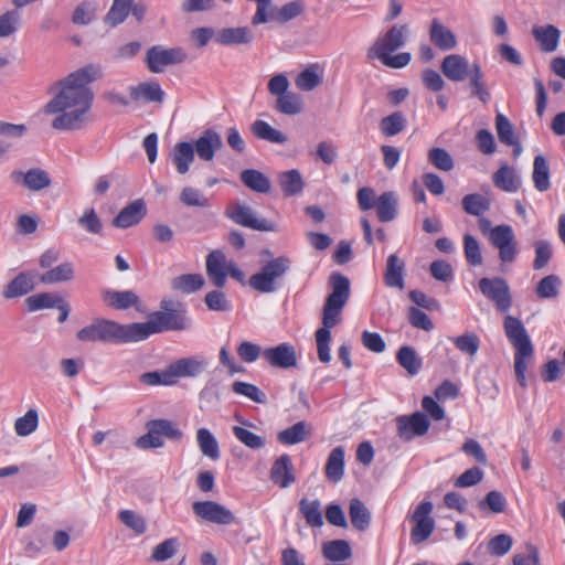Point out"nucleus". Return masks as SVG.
Wrapping results in <instances>:
<instances>
[{
  "label": "nucleus",
  "mask_w": 565,
  "mask_h": 565,
  "mask_svg": "<svg viewBox=\"0 0 565 565\" xmlns=\"http://www.w3.org/2000/svg\"><path fill=\"white\" fill-rule=\"evenodd\" d=\"M100 76V68L89 64L54 83L50 90L56 93L44 107L46 115L55 116L51 124L52 128L73 131L84 128L89 122V110L94 99L89 84Z\"/></svg>",
  "instance_id": "nucleus-1"
},
{
  "label": "nucleus",
  "mask_w": 565,
  "mask_h": 565,
  "mask_svg": "<svg viewBox=\"0 0 565 565\" xmlns=\"http://www.w3.org/2000/svg\"><path fill=\"white\" fill-rule=\"evenodd\" d=\"M330 284L332 291L328 296L323 307L322 327L316 331L318 358L322 363H329L331 361L330 329L340 322L341 311L350 296V280L342 274L332 273Z\"/></svg>",
  "instance_id": "nucleus-2"
},
{
  "label": "nucleus",
  "mask_w": 565,
  "mask_h": 565,
  "mask_svg": "<svg viewBox=\"0 0 565 565\" xmlns=\"http://www.w3.org/2000/svg\"><path fill=\"white\" fill-rule=\"evenodd\" d=\"M408 26L406 24H394L388 31L379 36L367 51L370 60H379L383 65L390 68H403L411 63L412 55L408 52H393L403 47L407 41Z\"/></svg>",
  "instance_id": "nucleus-3"
},
{
  "label": "nucleus",
  "mask_w": 565,
  "mask_h": 565,
  "mask_svg": "<svg viewBox=\"0 0 565 565\" xmlns=\"http://www.w3.org/2000/svg\"><path fill=\"white\" fill-rule=\"evenodd\" d=\"M503 328L507 338L515 349L514 370L516 380L521 386H526L527 361L533 355V345L530 337L520 319L510 315L505 316Z\"/></svg>",
  "instance_id": "nucleus-4"
},
{
  "label": "nucleus",
  "mask_w": 565,
  "mask_h": 565,
  "mask_svg": "<svg viewBox=\"0 0 565 565\" xmlns=\"http://www.w3.org/2000/svg\"><path fill=\"white\" fill-rule=\"evenodd\" d=\"M161 305L163 310L151 313L147 322H132L137 342L154 333L190 328L191 321L184 311L169 309L167 301H162Z\"/></svg>",
  "instance_id": "nucleus-5"
},
{
  "label": "nucleus",
  "mask_w": 565,
  "mask_h": 565,
  "mask_svg": "<svg viewBox=\"0 0 565 565\" xmlns=\"http://www.w3.org/2000/svg\"><path fill=\"white\" fill-rule=\"evenodd\" d=\"M82 342H137L134 324H120L108 319H96L76 333Z\"/></svg>",
  "instance_id": "nucleus-6"
},
{
  "label": "nucleus",
  "mask_w": 565,
  "mask_h": 565,
  "mask_svg": "<svg viewBox=\"0 0 565 565\" xmlns=\"http://www.w3.org/2000/svg\"><path fill=\"white\" fill-rule=\"evenodd\" d=\"M291 264V259L286 255L275 257L249 277L248 285L262 294L275 292L278 289V281L289 271Z\"/></svg>",
  "instance_id": "nucleus-7"
},
{
  "label": "nucleus",
  "mask_w": 565,
  "mask_h": 565,
  "mask_svg": "<svg viewBox=\"0 0 565 565\" xmlns=\"http://www.w3.org/2000/svg\"><path fill=\"white\" fill-rule=\"evenodd\" d=\"M481 294L489 299L499 312H508L512 307V295L505 279L501 277L481 278L478 282Z\"/></svg>",
  "instance_id": "nucleus-8"
},
{
  "label": "nucleus",
  "mask_w": 565,
  "mask_h": 565,
  "mask_svg": "<svg viewBox=\"0 0 565 565\" xmlns=\"http://www.w3.org/2000/svg\"><path fill=\"white\" fill-rule=\"evenodd\" d=\"M433 503L430 501L420 502L413 514L409 516L414 526L411 531V541L413 544L418 545L429 539L435 530V521L430 516L433 511Z\"/></svg>",
  "instance_id": "nucleus-9"
},
{
  "label": "nucleus",
  "mask_w": 565,
  "mask_h": 565,
  "mask_svg": "<svg viewBox=\"0 0 565 565\" xmlns=\"http://www.w3.org/2000/svg\"><path fill=\"white\" fill-rule=\"evenodd\" d=\"M225 214L234 223L247 228L262 232L276 231V225L274 223L269 222L266 218L257 217L254 210L250 206L243 203H232L227 207Z\"/></svg>",
  "instance_id": "nucleus-10"
},
{
  "label": "nucleus",
  "mask_w": 565,
  "mask_h": 565,
  "mask_svg": "<svg viewBox=\"0 0 565 565\" xmlns=\"http://www.w3.org/2000/svg\"><path fill=\"white\" fill-rule=\"evenodd\" d=\"M491 244L499 250L502 263H513L518 255V244L513 228L510 225H497L489 233Z\"/></svg>",
  "instance_id": "nucleus-11"
},
{
  "label": "nucleus",
  "mask_w": 565,
  "mask_h": 565,
  "mask_svg": "<svg viewBox=\"0 0 565 565\" xmlns=\"http://www.w3.org/2000/svg\"><path fill=\"white\" fill-rule=\"evenodd\" d=\"M185 60L186 53L181 47L164 49L154 45L146 53L147 66L152 73H162L167 66L181 64Z\"/></svg>",
  "instance_id": "nucleus-12"
},
{
  "label": "nucleus",
  "mask_w": 565,
  "mask_h": 565,
  "mask_svg": "<svg viewBox=\"0 0 565 565\" xmlns=\"http://www.w3.org/2000/svg\"><path fill=\"white\" fill-rule=\"evenodd\" d=\"M192 510L198 518L211 523L230 525L237 522L230 509L215 501H196L192 504Z\"/></svg>",
  "instance_id": "nucleus-13"
},
{
  "label": "nucleus",
  "mask_w": 565,
  "mask_h": 565,
  "mask_svg": "<svg viewBox=\"0 0 565 565\" xmlns=\"http://www.w3.org/2000/svg\"><path fill=\"white\" fill-rule=\"evenodd\" d=\"M396 425L399 438L408 441L415 437L424 436L430 427V422L425 414L416 412L408 416H398Z\"/></svg>",
  "instance_id": "nucleus-14"
},
{
  "label": "nucleus",
  "mask_w": 565,
  "mask_h": 565,
  "mask_svg": "<svg viewBox=\"0 0 565 565\" xmlns=\"http://www.w3.org/2000/svg\"><path fill=\"white\" fill-rule=\"evenodd\" d=\"M263 358L270 366L284 370L297 366L298 362L295 347L287 342L265 349Z\"/></svg>",
  "instance_id": "nucleus-15"
},
{
  "label": "nucleus",
  "mask_w": 565,
  "mask_h": 565,
  "mask_svg": "<svg viewBox=\"0 0 565 565\" xmlns=\"http://www.w3.org/2000/svg\"><path fill=\"white\" fill-rule=\"evenodd\" d=\"M231 262L232 260H228L226 255L220 249L212 250L206 256V274L217 288L225 286Z\"/></svg>",
  "instance_id": "nucleus-16"
},
{
  "label": "nucleus",
  "mask_w": 565,
  "mask_h": 565,
  "mask_svg": "<svg viewBox=\"0 0 565 565\" xmlns=\"http://www.w3.org/2000/svg\"><path fill=\"white\" fill-rule=\"evenodd\" d=\"M222 147L221 135L212 128L204 130L193 143L194 154L196 153L203 161H212Z\"/></svg>",
  "instance_id": "nucleus-17"
},
{
  "label": "nucleus",
  "mask_w": 565,
  "mask_h": 565,
  "mask_svg": "<svg viewBox=\"0 0 565 565\" xmlns=\"http://www.w3.org/2000/svg\"><path fill=\"white\" fill-rule=\"evenodd\" d=\"M492 182L495 188L503 192L515 193L521 189L522 177L516 168L502 162L492 174Z\"/></svg>",
  "instance_id": "nucleus-18"
},
{
  "label": "nucleus",
  "mask_w": 565,
  "mask_h": 565,
  "mask_svg": "<svg viewBox=\"0 0 565 565\" xmlns=\"http://www.w3.org/2000/svg\"><path fill=\"white\" fill-rule=\"evenodd\" d=\"M440 70L449 81L462 82L470 75L471 64L462 55L450 54L444 57Z\"/></svg>",
  "instance_id": "nucleus-19"
},
{
  "label": "nucleus",
  "mask_w": 565,
  "mask_h": 565,
  "mask_svg": "<svg viewBox=\"0 0 565 565\" xmlns=\"http://www.w3.org/2000/svg\"><path fill=\"white\" fill-rule=\"evenodd\" d=\"M11 179L14 182H19L22 180L23 185L30 191H41L51 184L50 175L46 171L40 168H33L28 170L26 172L22 171H13L11 173Z\"/></svg>",
  "instance_id": "nucleus-20"
},
{
  "label": "nucleus",
  "mask_w": 565,
  "mask_h": 565,
  "mask_svg": "<svg viewBox=\"0 0 565 565\" xmlns=\"http://www.w3.org/2000/svg\"><path fill=\"white\" fill-rule=\"evenodd\" d=\"M429 39L441 51H450L457 46V38L454 32L438 19H433L430 23Z\"/></svg>",
  "instance_id": "nucleus-21"
},
{
  "label": "nucleus",
  "mask_w": 565,
  "mask_h": 565,
  "mask_svg": "<svg viewBox=\"0 0 565 565\" xmlns=\"http://www.w3.org/2000/svg\"><path fill=\"white\" fill-rule=\"evenodd\" d=\"M146 215V205L143 201L136 200L125 206L113 220L114 226L127 228L138 224Z\"/></svg>",
  "instance_id": "nucleus-22"
},
{
  "label": "nucleus",
  "mask_w": 565,
  "mask_h": 565,
  "mask_svg": "<svg viewBox=\"0 0 565 565\" xmlns=\"http://www.w3.org/2000/svg\"><path fill=\"white\" fill-rule=\"evenodd\" d=\"M292 462L288 455H281L274 463L270 470V479L281 488H288L295 482V476L291 472Z\"/></svg>",
  "instance_id": "nucleus-23"
},
{
  "label": "nucleus",
  "mask_w": 565,
  "mask_h": 565,
  "mask_svg": "<svg viewBox=\"0 0 565 565\" xmlns=\"http://www.w3.org/2000/svg\"><path fill=\"white\" fill-rule=\"evenodd\" d=\"M36 286V277L32 273H21L11 280L3 291L7 299L18 298L26 295Z\"/></svg>",
  "instance_id": "nucleus-24"
},
{
  "label": "nucleus",
  "mask_w": 565,
  "mask_h": 565,
  "mask_svg": "<svg viewBox=\"0 0 565 565\" xmlns=\"http://www.w3.org/2000/svg\"><path fill=\"white\" fill-rule=\"evenodd\" d=\"M253 39V32L247 26L225 28L215 35V41L222 45L248 44Z\"/></svg>",
  "instance_id": "nucleus-25"
},
{
  "label": "nucleus",
  "mask_w": 565,
  "mask_h": 565,
  "mask_svg": "<svg viewBox=\"0 0 565 565\" xmlns=\"http://www.w3.org/2000/svg\"><path fill=\"white\" fill-rule=\"evenodd\" d=\"M405 263L395 254L387 257L384 280L387 287L404 289Z\"/></svg>",
  "instance_id": "nucleus-26"
},
{
  "label": "nucleus",
  "mask_w": 565,
  "mask_h": 565,
  "mask_svg": "<svg viewBox=\"0 0 565 565\" xmlns=\"http://www.w3.org/2000/svg\"><path fill=\"white\" fill-rule=\"evenodd\" d=\"M193 145L188 141L178 142L171 152V160L180 174H185L194 161Z\"/></svg>",
  "instance_id": "nucleus-27"
},
{
  "label": "nucleus",
  "mask_w": 565,
  "mask_h": 565,
  "mask_svg": "<svg viewBox=\"0 0 565 565\" xmlns=\"http://www.w3.org/2000/svg\"><path fill=\"white\" fill-rule=\"evenodd\" d=\"M131 99H143L151 103H162L164 93L160 85L154 82L141 83L137 86L129 87Z\"/></svg>",
  "instance_id": "nucleus-28"
},
{
  "label": "nucleus",
  "mask_w": 565,
  "mask_h": 565,
  "mask_svg": "<svg viewBox=\"0 0 565 565\" xmlns=\"http://www.w3.org/2000/svg\"><path fill=\"white\" fill-rule=\"evenodd\" d=\"M103 300L109 306L117 310H126L132 306H136L139 301L138 296L131 291H115V290H104L103 291Z\"/></svg>",
  "instance_id": "nucleus-29"
},
{
  "label": "nucleus",
  "mask_w": 565,
  "mask_h": 565,
  "mask_svg": "<svg viewBox=\"0 0 565 565\" xmlns=\"http://www.w3.org/2000/svg\"><path fill=\"white\" fill-rule=\"evenodd\" d=\"M74 264L72 262H64L43 273L40 277V281L46 285H53L71 281L74 279Z\"/></svg>",
  "instance_id": "nucleus-30"
},
{
  "label": "nucleus",
  "mask_w": 565,
  "mask_h": 565,
  "mask_svg": "<svg viewBox=\"0 0 565 565\" xmlns=\"http://www.w3.org/2000/svg\"><path fill=\"white\" fill-rule=\"evenodd\" d=\"M398 200L394 192L387 191L376 199V214L381 222H391L397 215Z\"/></svg>",
  "instance_id": "nucleus-31"
},
{
  "label": "nucleus",
  "mask_w": 565,
  "mask_h": 565,
  "mask_svg": "<svg viewBox=\"0 0 565 565\" xmlns=\"http://www.w3.org/2000/svg\"><path fill=\"white\" fill-rule=\"evenodd\" d=\"M323 72L318 64L306 67L295 79L296 86L303 92H311L322 83Z\"/></svg>",
  "instance_id": "nucleus-32"
},
{
  "label": "nucleus",
  "mask_w": 565,
  "mask_h": 565,
  "mask_svg": "<svg viewBox=\"0 0 565 565\" xmlns=\"http://www.w3.org/2000/svg\"><path fill=\"white\" fill-rule=\"evenodd\" d=\"M196 443L200 451L209 459L216 461L221 457L220 446L215 436L207 428H199Z\"/></svg>",
  "instance_id": "nucleus-33"
},
{
  "label": "nucleus",
  "mask_w": 565,
  "mask_h": 565,
  "mask_svg": "<svg viewBox=\"0 0 565 565\" xmlns=\"http://www.w3.org/2000/svg\"><path fill=\"white\" fill-rule=\"evenodd\" d=\"M278 182L286 196L300 194L305 186L302 175L297 169L281 172L278 175Z\"/></svg>",
  "instance_id": "nucleus-34"
},
{
  "label": "nucleus",
  "mask_w": 565,
  "mask_h": 565,
  "mask_svg": "<svg viewBox=\"0 0 565 565\" xmlns=\"http://www.w3.org/2000/svg\"><path fill=\"white\" fill-rule=\"evenodd\" d=\"M532 180L534 188L540 192H545L551 186L548 162L542 154L535 156L533 160Z\"/></svg>",
  "instance_id": "nucleus-35"
},
{
  "label": "nucleus",
  "mask_w": 565,
  "mask_h": 565,
  "mask_svg": "<svg viewBox=\"0 0 565 565\" xmlns=\"http://www.w3.org/2000/svg\"><path fill=\"white\" fill-rule=\"evenodd\" d=\"M311 429L310 426L301 420L281 430L277 439L282 445H296L301 441H305L310 436Z\"/></svg>",
  "instance_id": "nucleus-36"
},
{
  "label": "nucleus",
  "mask_w": 565,
  "mask_h": 565,
  "mask_svg": "<svg viewBox=\"0 0 565 565\" xmlns=\"http://www.w3.org/2000/svg\"><path fill=\"white\" fill-rule=\"evenodd\" d=\"M344 475V449L339 446L331 450L327 465L326 476L329 480L338 482Z\"/></svg>",
  "instance_id": "nucleus-37"
},
{
  "label": "nucleus",
  "mask_w": 565,
  "mask_h": 565,
  "mask_svg": "<svg viewBox=\"0 0 565 565\" xmlns=\"http://www.w3.org/2000/svg\"><path fill=\"white\" fill-rule=\"evenodd\" d=\"M396 360L398 364L412 376L418 374L422 369V359L413 347H401L397 351Z\"/></svg>",
  "instance_id": "nucleus-38"
},
{
  "label": "nucleus",
  "mask_w": 565,
  "mask_h": 565,
  "mask_svg": "<svg viewBox=\"0 0 565 565\" xmlns=\"http://www.w3.org/2000/svg\"><path fill=\"white\" fill-rule=\"evenodd\" d=\"M250 129L258 139L266 140L271 143L282 145L288 140L284 132L275 129L265 120H255Z\"/></svg>",
  "instance_id": "nucleus-39"
},
{
  "label": "nucleus",
  "mask_w": 565,
  "mask_h": 565,
  "mask_svg": "<svg viewBox=\"0 0 565 565\" xmlns=\"http://www.w3.org/2000/svg\"><path fill=\"white\" fill-rule=\"evenodd\" d=\"M241 181L250 190L258 193H268L270 191V180L260 171L246 169L241 173Z\"/></svg>",
  "instance_id": "nucleus-40"
},
{
  "label": "nucleus",
  "mask_w": 565,
  "mask_h": 565,
  "mask_svg": "<svg viewBox=\"0 0 565 565\" xmlns=\"http://www.w3.org/2000/svg\"><path fill=\"white\" fill-rule=\"evenodd\" d=\"M299 511L306 519L308 525L312 527H320L323 525L324 522L319 500L301 499L299 502Z\"/></svg>",
  "instance_id": "nucleus-41"
},
{
  "label": "nucleus",
  "mask_w": 565,
  "mask_h": 565,
  "mask_svg": "<svg viewBox=\"0 0 565 565\" xmlns=\"http://www.w3.org/2000/svg\"><path fill=\"white\" fill-rule=\"evenodd\" d=\"M349 514L351 523L356 530L364 531L370 526L371 513L361 500H351Z\"/></svg>",
  "instance_id": "nucleus-42"
},
{
  "label": "nucleus",
  "mask_w": 565,
  "mask_h": 565,
  "mask_svg": "<svg viewBox=\"0 0 565 565\" xmlns=\"http://www.w3.org/2000/svg\"><path fill=\"white\" fill-rule=\"evenodd\" d=\"M178 377H194L199 375L206 366L204 359L184 358L172 363Z\"/></svg>",
  "instance_id": "nucleus-43"
},
{
  "label": "nucleus",
  "mask_w": 565,
  "mask_h": 565,
  "mask_svg": "<svg viewBox=\"0 0 565 565\" xmlns=\"http://www.w3.org/2000/svg\"><path fill=\"white\" fill-rule=\"evenodd\" d=\"M533 35L545 52H553L556 50L559 31L553 25L540 26L533 29Z\"/></svg>",
  "instance_id": "nucleus-44"
},
{
  "label": "nucleus",
  "mask_w": 565,
  "mask_h": 565,
  "mask_svg": "<svg viewBox=\"0 0 565 565\" xmlns=\"http://www.w3.org/2000/svg\"><path fill=\"white\" fill-rule=\"evenodd\" d=\"M323 556L332 562H342L351 557V547L347 541L334 540L323 544Z\"/></svg>",
  "instance_id": "nucleus-45"
},
{
  "label": "nucleus",
  "mask_w": 565,
  "mask_h": 565,
  "mask_svg": "<svg viewBox=\"0 0 565 565\" xmlns=\"http://www.w3.org/2000/svg\"><path fill=\"white\" fill-rule=\"evenodd\" d=\"M468 78L472 95L477 96L482 103H488L490 99V93L486 87L483 73L481 66L478 63L471 64V72Z\"/></svg>",
  "instance_id": "nucleus-46"
},
{
  "label": "nucleus",
  "mask_w": 565,
  "mask_h": 565,
  "mask_svg": "<svg viewBox=\"0 0 565 565\" xmlns=\"http://www.w3.org/2000/svg\"><path fill=\"white\" fill-rule=\"evenodd\" d=\"M39 426V414L34 408H30L23 416L14 422V431L20 437H26L34 433Z\"/></svg>",
  "instance_id": "nucleus-47"
},
{
  "label": "nucleus",
  "mask_w": 565,
  "mask_h": 565,
  "mask_svg": "<svg viewBox=\"0 0 565 565\" xmlns=\"http://www.w3.org/2000/svg\"><path fill=\"white\" fill-rule=\"evenodd\" d=\"M406 122V117L401 111H395L381 120L380 129L385 137H393L405 129Z\"/></svg>",
  "instance_id": "nucleus-48"
},
{
  "label": "nucleus",
  "mask_w": 565,
  "mask_h": 565,
  "mask_svg": "<svg viewBox=\"0 0 565 565\" xmlns=\"http://www.w3.org/2000/svg\"><path fill=\"white\" fill-rule=\"evenodd\" d=\"M204 285V278L201 274H185L175 277L172 280V288L184 294H192Z\"/></svg>",
  "instance_id": "nucleus-49"
},
{
  "label": "nucleus",
  "mask_w": 565,
  "mask_h": 565,
  "mask_svg": "<svg viewBox=\"0 0 565 565\" xmlns=\"http://www.w3.org/2000/svg\"><path fill=\"white\" fill-rule=\"evenodd\" d=\"M306 9V3L302 0H294L280 8H277V12L274 15L275 22L279 24H285L292 19L299 17L303 13Z\"/></svg>",
  "instance_id": "nucleus-50"
},
{
  "label": "nucleus",
  "mask_w": 565,
  "mask_h": 565,
  "mask_svg": "<svg viewBox=\"0 0 565 565\" xmlns=\"http://www.w3.org/2000/svg\"><path fill=\"white\" fill-rule=\"evenodd\" d=\"M462 209L466 213L479 216L490 209V202L479 193H472L463 196Z\"/></svg>",
  "instance_id": "nucleus-51"
},
{
  "label": "nucleus",
  "mask_w": 565,
  "mask_h": 565,
  "mask_svg": "<svg viewBox=\"0 0 565 565\" xmlns=\"http://www.w3.org/2000/svg\"><path fill=\"white\" fill-rule=\"evenodd\" d=\"M97 4L94 1L78 3L72 14V22L76 25H88L96 15Z\"/></svg>",
  "instance_id": "nucleus-52"
},
{
  "label": "nucleus",
  "mask_w": 565,
  "mask_h": 565,
  "mask_svg": "<svg viewBox=\"0 0 565 565\" xmlns=\"http://www.w3.org/2000/svg\"><path fill=\"white\" fill-rule=\"evenodd\" d=\"M77 224L89 234L100 235L103 233V222L93 207L83 211Z\"/></svg>",
  "instance_id": "nucleus-53"
},
{
  "label": "nucleus",
  "mask_w": 565,
  "mask_h": 565,
  "mask_svg": "<svg viewBox=\"0 0 565 565\" xmlns=\"http://www.w3.org/2000/svg\"><path fill=\"white\" fill-rule=\"evenodd\" d=\"M179 546L178 537L167 539L153 547L151 559L154 562H166L175 555Z\"/></svg>",
  "instance_id": "nucleus-54"
},
{
  "label": "nucleus",
  "mask_w": 565,
  "mask_h": 565,
  "mask_svg": "<svg viewBox=\"0 0 565 565\" xmlns=\"http://www.w3.org/2000/svg\"><path fill=\"white\" fill-rule=\"evenodd\" d=\"M275 108L285 115H296L302 109V103L299 96L292 92L277 97Z\"/></svg>",
  "instance_id": "nucleus-55"
},
{
  "label": "nucleus",
  "mask_w": 565,
  "mask_h": 565,
  "mask_svg": "<svg viewBox=\"0 0 565 565\" xmlns=\"http://www.w3.org/2000/svg\"><path fill=\"white\" fill-rule=\"evenodd\" d=\"M456 348L469 356H475L480 348L479 337L472 332H466L459 337L450 339Z\"/></svg>",
  "instance_id": "nucleus-56"
},
{
  "label": "nucleus",
  "mask_w": 565,
  "mask_h": 565,
  "mask_svg": "<svg viewBox=\"0 0 565 565\" xmlns=\"http://www.w3.org/2000/svg\"><path fill=\"white\" fill-rule=\"evenodd\" d=\"M232 431L237 440L253 450L262 449L266 444L264 437L256 435L244 427L233 426Z\"/></svg>",
  "instance_id": "nucleus-57"
},
{
  "label": "nucleus",
  "mask_w": 565,
  "mask_h": 565,
  "mask_svg": "<svg viewBox=\"0 0 565 565\" xmlns=\"http://www.w3.org/2000/svg\"><path fill=\"white\" fill-rule=\"evenodd\" d=\"M232 390L235 394L243 395L255 403L265 404L267 402L266 394L254 384L236 381L233 383Z\"/></svg>",
  "instance_id": "nucleus-58"
},
{
  "label": "nucleus",
  "mask_w": 565,
  "mask_h": 565,
  "mask_svg": "<svg viewBox=\"0 0 565 565\" xmlns=\"http://www.w3.org/2000/svg\"><path fill=\"white\" fill-rule=\"evenodd\" d=\"M495 130L502 143L507 146L509 143H516L518 137L514 132V127L503 114L499 113L495 116Z\"/></svg>",
  "instance_id": "nucleus-59"
},
{
  "label": "nucleus",
  "mask_w": 565,
  "mask_h": 565,
  "mask_svg": "<svg viewBox=\"0 0 565 565\" xmlns=\"http://www.w3.org/2000/svg\"><path fill=\"white\" fill-rule=\"evenodd\" d=\"M149 424L153 427V433H158L161 438L164 436L172 440H180L183 437V433L171 420L153 419Z\"/></svg>",
  "instance_id": "nucleus-60"
},
{
  "label": "nucleus",
  "mask_w": 565,
  "mask_h": 565,
  "mask_svg": "<svg viewBox=\"0 0 565 565\" xmlns=\"http://www.w3.org/2000/svg\"><path fill=\"white\" fill-rule=\"evenodd\" d=\"M428 160L438 170L450 171L454 169V160L444 148H431L428 151Z\"/></svg>",
  "instance_id": "nucleus-61"
},
{
  "label": "nucleus",
  "mask_w": 565,
  "mask_h": 565,
  "mask_svg": "<svg viewBox=\"0 0 565 565\" xmlns=\"http://www.w3.org/2000/svg\"><path fill=\"white\" fill-rule=\"evenodd\" d=\"M463 249L467 262L471 266H480L483 262L478 241L470 234L463 236Z\"/></svg>",
  "instance_id": "nucleus-62"
},
{
  "label": "nucleus",
  "mask_w": 565,
  "mask_h": 565,
  "mask_svg": "<svg viewBox=\"0 0 565 565\" xmlns=\"http://www.w3.org/2000/svg\"><path fill=\"white\" fill-rule=\"evenodd\" d=\"M561 280L555 275L542 278L536 286V294L540 298H555L558 295Z\"/></svg>",
  "instance_id": "nucleus-63"
},
{
  "label": "nucleus",
  "mask_w": 565,
  "mask_h": 565,
  "mask_svg": "<svg viewBox=\"0 0 565 565\" xmlns=\"http://www.w3.org/2000/svg\"><path fill=\"white\" fill-rule=\"evenodd\" d=\"M119 520L136 534H143L147 531L145 519L132 510H122L119 512Z\"/></svg>",
  "instance_id": "nucleus-64"
}]
</instances>
